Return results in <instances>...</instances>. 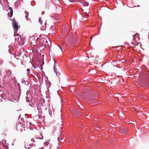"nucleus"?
I'll list each match as a JSON object with an SVG mask.
<instances>
[{
	"mask_svg": "<svg viewBox=\"0 0 149 149\" xmlns=\"http://www.w3.org/2000/svg\"><path fill=\"white\" fill-rule=\"evenodd\" d=\"M12 145H14V144H13V143H12Z\"/></svg>",
	"mask_w": 149,
	"mask_h": 149,
	"instance_id": "nucleus-26",
	"label": "nucleus"
},
{
	"mask_svg": "<svg viewBox=\"0 0 149 149\" xmlns=\"http://www.w3.org/2000/svg\"><path fill=\"white\" fill-rule=\"evenodd\" d=\"M54 66L53 67V69L54 70V72L56 74V75L57 76H59L60 75V73L59 72H58L57 70V68H56V62L54 60Z\"/></svg>",
	"mask_w": 149,
	"mask_h": 149,
	"instance_id": "nucleus-2",
	"label": "nucleus"
},
{
	"mask_svg": "<svg viewBox=\"0 0 149 149\" xmlns=\"http://www.w3.org/2000/svg\"><path fill=\"white\" fill-rule=\"evenodd\" d=\"M29 102V105L30 106L33 107H37V105L35 103L33 104L31 102Z\"/></svg>",
	"mask_w": 149,
	"mask_h": 149,
	"instance_id": "nucleus-5",
	"label": "nucleus"
},
{
	"mask_svg": "<svg viewBox=\"0 0 149 149\" xmlns=\"http://www.w3.org/2000/svg\"><path fill=\"white\" fill-rule=\"evenodd\" d=\"M13 27L15 31V33H16L18 30V27L17 23L15 19H14L13 21Z\"/></svg>",
	"mask_w": 149,
	"mask_h": 149,
	"instance_id": "nucleus-1",
	"label": "nucleus"
},
{
	"mask_svg": "<svg viewBox=\"0 0 149 149\" xmlns=\"http://www.w3.org/2000/svg\"><path fill=\"white\" fill-rule=\"evenodd\" d=\"M39 22L40 24L41 25H42V20L41 19V18H39Z\"/></svg>",
	"mask_w": 149,
	"mask_h": 149,
	"instance_id": "nucleus-11",
	"label": "nucleus"
},
{
	"mask_svg": "<svg viewBox=\"0 0 149 149\" xmlns=\"http://www.w3.org/2000/svg\"><path fill=\"white\" fill-rule=\"evenodd\" d=\"M25 19H26L27 21H28L29 20L28 19L29 16V12L26 11H25Z\"/></svg>",
	"mask_w": 149,
	"mask_h": 149,
	"instance_id": "nucleus-6",
	"label": "nucleus"
},
{
	"mask_svg": "<svg viewBox=\"0 0 149 149\" xmlns=\"http://www.w3.org/2000/svg\"><path fill=\"white\" fill-rule=\"evenodd\" d=\"M15 41L17 40V42L18 43L19 45L21 46L23 45V42L22 41L21 36H19L18 38L15 39Z\"/></svg>",
	"mask_w": 149,
	"mask_h": 149,
	"instance_id": "nucleus-3",
	"label": "nucleus"
},
{
	"mask_svg": "<svg viewBox=\"0 0 149 149\" xmlns=\"http://www.w3.org/2000/svg\"><path fill=\"white\" fill-rule=\"evenodd\" d=\"M24 147L26 149H29V148H30L29 147V146L28 145V144L27 145H26V144H25V143H24Z\"/></svg>",
	"mask_w": 149,
	"mask_h": 149,
	"instance_id": "nucleus-12",
	"label": "nucleus"
},
{
	"mask_svg": "<svg viewBox=\"0 0 149 149\" xmlns=\"http://www.w3.org/2000/svg\"><path fill=\"white\" fill-rule=\"evenodd\" d=\"M29 124H30V125H32V124L31 123V122H30V123H29Z\"/></svg>",
	"mask_w": 149,
	"mask_h": 149,
	"instance_id": "nucleus-22",
	"label": "nucleus"
},
{
	"mask_svg": "<svg viewBox=\"0 0 149 149\" xmlns=\"http://www.w3.org/2000/svg\"><path fill=\"white\" fill-rule=\"evenodd\" d=\"M52 112H49V114L51 116H52Z\"/></svg>",
	"mask_w": 149,
	"mask_h": 149,
	"instance_id": "nucleus-19",
	"label": "nucleus"
},
{
	"mask_svg": "<svg viewBox=\"0 0 149 149\" xmlns=\"http://www.w3.org/2000/svg\"><path fill=\"white\" fill-rule=\"evenodd\" d=\"M6 149H8V147L7 146H6Z\"/></svg>",
	"mask_w": 149,
	"mask_h": 149,
	"instance_id": "nucleus-20",
	"label": "nucleus"
},
{
	"mask_svg": "<svg viewBox=\"0 0 149 149\" xmlns=\"http://www.w3.org/2000/svg\"><path fill=\"white\" fill-rule=\"evenodd\" d=\"M10 45H9L8 46V47H10Z\"/></svg>",
	"mask_w": 149,
	"mask_h": 149,
	"instance_id": "nucleus-25",
	"label": "nucleus"
},
{
	"mask_svg": "<svg viewBox=\"0 0 149 149\" xmlns=\"http://www.w3.org/2000/svg\"><path fill=\"white\" fill-rule=\"evenodd\" d=\"M95 101H94V100L93 99H91V100H89L88 101V102L91 104H94V102Z\"/></svg>",
	"mask_w": 149,
	"mask_h": 149,
	"instance_id": "nucleus-8",
	"label": "nucleus"
},
{
	"mask_svg": "<svg viewBox=\"0 0 149 149\" xmlns=\"http://www.w3.org/2000/svg\"><path fill=\"white\" fill-rule=\"evenodd\" d=\"M20 36L19 35V34H15V33H14V36H15V37L16 36Z\"/></svg>",
	"mask_w": 149,
	"mask_h": 149,
	"instance_id": "nucleus-15",
	"label": "nucleus"
},
{
	"mask_svg": "<svg viewBox=\"0 0 149 149\" xmlns=\"http://www.w3.org/2000/svg\"><path fill=\"white\" fill-rule=\"evenodd\" d=\"M60 99L61 101L62 100V99L61 98H60Z\"/></svg>",
	"mask_w": 149,
	"mask_h": 149,
	"instance_id": "nucleus-24",
	"label": "nucleus"
},
{
	"mask_svg": "<svg viewBox=\"0 0 149 149\" xmlns=\"http://www.w3.org/2000/svg\"><path fill=\"white\" fill-rule=\"evenodd\" d=\"M59 139V138H58V139Z\"/></svg>",
	"mask_w": 149,
	"mask_h": 149,
	"instance_id": "nucleus-31",
	"label": "nucleus"
},
{
	"mask_svg": "<svg viewBox=\"0 0 149 149\" xmlns=\"http://www.w3.org/2000/svg\"><path fill=\"white\" fill-rule=\"evenodd\" d=\"M9 53L10 54H11V52H10V49H9Z\"/></svg>",
	"mask_w": 149,
	"mask_h": 149,
	"instance_id": "nucleus-21",
	"label": "nucleus"
},
{
	"mask_svg": "<svg viewBox=\"0 0 149 149\" xmlns=\"http://www.w3.org/2000/svg\"><path fill=\"white\" fill-rule=\"evenodd\" d=\"M26 71L27 72H29L30 71V70L29 68H28L27 69Z\"/></svg>",
	"mask_w": 149,
	"mask_h": 149,
	"instance_id": "nucleus-16",
	"label": "nucleus"
},
{
	"mask_svg": "<svg viewBox=\"0 0 149 149\" xmlns=\"http://www.w3.org/2000/svg\"><path fill=\"white\" fill-rule=\"evenodd\" d=\"M31 141L32 142H36V141L35 140V139H34V138H32L31 139Z\"/></svg>",
	"mask_w": 149,
	"mask_h": 149,
	"instance_id": "nucleus-14",
	"label": "nucleus"
},
{
	"mask_svg": "<svg viewBox=\"0 0 149 149\" xmlns=\"http://www.w3.org/2000/svg\"><path fill=\"white\" fill-rule=\"evenodd\" d=\"M50 141V139H49V140H47L46 141H45V142H44V146H48V144L49 143Z\"/></svg>",
	"mask_w": 149,
	"mask_h": 149,
	"instance_id": "nucleus-7",
	"label": "nucleus"
},
{
	"mask_svg": "<svg viewBox=\"0 0 149 149\" xmlns=\"http://www.w3.org/2000/svg\"><path fill=\"white\" fill-rule=\"evenodd\" d=\"M60 48L61 49V50L62 51V48H61L60 47Z\"/></svg>",
	"mask_w": 149,
	"mask_h": 149,
	"instance_id": "nucleus-23",
	"label": "nucleus"
},
{
	"mask_svg": "<svg viewBox=\"0 0 149 149\" xmlns=\"http://www.w3.org/2000/svg\"><path fill=\"white\" fill-rule=\"evenodd\" d=\"M14 57H15H15H15V56H14Z\"/></svg>",
	"mask_w": 149,
	"mask_h": 149,
	"instance_id": "nucleus-29",
	"label": "nucleus"
},
{
	"mask_svg": "<svg viewBox=\"0 0 149 149\" xmlns=\"http://www.w3.org/2000/svg\"><path fill=\"white\" fill-rule=\"evenodd\" d=\"M9 6V8L10 10V13H8V16L9 17H11L13 14V10L12 8L9 7V6Z\"/></svg>",
	"mask_w": 149,
	"mask_h": 149,
	"instance_id": "nucleus-4",
	"label": "nucleus"
},
{
	"mask_svg": "<svg viewBox=\"0 0 149 149\" xmlns=\"http://www.w3.org/2000/svg\"><path fill=\"white\" fill-rule=\"evenodd\" d=\"M64 141V140L63 139V138H61V140L60 141L61 142L63 143Z\"/></svg>",
	"mask_w": 149,
	"mask_h": 149,
	"instance_id": "nucleus-13",
	"label": "nucleus"
},
{
	"mask_svg": "<svg viewBox=\"0 0 149 149\" xmlns=\"http://www.w3.org/2000/svg\"><path fill=\"white\" fill-rule=\"evenodd\" d=\"M40 136L39 137H35V138L36 139H43V136L42 135L40 134Z\"/></svg>",
	"mask_w": 149,
	"mask_h": 149,
	"instance_id": "nucleus-9",
	"label": "nucleus"
},
{
	"mask_svg": "<svg viewBox=\"0 0 149 149\" xmlns=\"http://www.w3.org/2000/svg\"><path fill=\"white\" fill-rule=\"evenodd\" d=\"M138 7H139L140 6L139 5L138 6H137Z\"/></svg>",
	"mask_w": 149,
	"mask_h": 149,
	"instance_id": "nucleus-27",
	"label": "nucleus"
},
{
	"mask_svg": "<svg viewBox=\"0 0 149 149\" xmlns=\"http://www.w3.org/2000/svg\"><path fill=\"white\" fill-rule=\"evenodd\" d=\"M85 15L86 16H88V14L87 13H85Z\"/></svg>",
	"mask_w": 149,
	"mask_h": 149,
	"instance_id": "nucleus-18",
	"label": "nucleus"
},
{
	"mask_svg": "<svg viewBox=\"0 0 149 149\" xmlns=\"http://www.w3.org/2000/svg\"><path fill=\"white\" fill-rule=\"evenodd\" d=\"M29 146H31L30 145V144H29Z\"/></svg>",
	"mask_w": 149,
	"mask_h": 149,
	"instance_id": "nucleus-30",
	"label": "nucleus"
},
{
	"mask_svg": "<svg viewBox=\"0 0 149 149\" xmlns=\"http://www.w3.org/2000/svg\"><path fill=\"white\" fill-rule=\"evenodd\" d=\"M17 95H18V96L19 97L20 96V93H17Z\"/></svg>",
	"mask_w": 149,
	"mask_h": 149,
	"instance_id": "nucleus-17",
	"label": "nucleus"
},
{
	"mask_svg": "<svg viewBox=\"0 0 149 149\" xmlns=\"http://www.w3.org/2000/svg\"><path fill=\"white\" fill-rule=\"evenodd\" d=\"M134 39H135V38H134H134H133V39H134Z\"/></svg>",
	"mask_w": 149,
	"mask_h": 149,
	"instance_id": "nucleus-28",
	"label": "nucleus"
},
{
	"mask_svg": "<svg viewBox=\"0 0 149 149\" xmlns=\"http://www.w3.org/2000/svg\"><path fill=\"white\" fill-rule=\"evenodd\" d=\"M89 5V3L87 2H85L83 4V5L84 6H88Z\"/></svg>",
	"mask_w": 149,
	"mask_h": 149,
	"instance_id": "nucleus-10",
	"label": "nucleus"
}]
</instances>
